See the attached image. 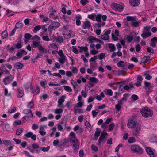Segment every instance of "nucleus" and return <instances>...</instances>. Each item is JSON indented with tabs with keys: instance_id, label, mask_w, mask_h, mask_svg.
<instances>
[{
	"instance_id": "nucleus-1",
	"label": "nucleus",
	"mask_w": 157,
	"mask_h": 157,
	"mask_svg": "<svg viewBox=\"0 0 157 157\" xmlns=\"http://www.w3.org/2000/svg\"><path fill=\"white\" fill-rule=\"evenodd\" d=\"M69 136L71 137L70 139V142L73 146V148L75 152H77L79 149V147L76 137V135L74 132H71Z\"/></svg>"
},
{
	"instance_id": "nucleus-2",
	"label": "nucleus",
	"mask_w": 157,
	"mask_h": 157,
	"mask_svg": "<svg viewBox=\"0 0 157 157\" xmlns=\"http://www.w3.org/2000/svg\"><path fill=\"white\" fill-rule=\"evenodd\" d=\"M140 111L142 116L145 118L151 117L153 114V111L147 107L143 108Z\"/></svg>"
},
{
	"instance_id": "nucleus-3",
	"label": "nucleus",
	"mask_w": 157,
	"mask_h": 157,
	"mask_svg": "<svg viewBox=\"0 0 157 157\" xmlns=\"http://www.w3.org/2000/svg\"><path fill=\"white\" fill-rule=\"evenodd\" d=\"M130 149L131 151L134 153L141 154L142 153V149L140 146L134 144L131 145L130 146Z\"/></svg>"
},
{
	"instance_id": "nucleus-4",
	"label": "nucleus",
	"mask_w": 157,
	"mask_h": 157,
	"mask_svg": "<svg viewBox=\"0 0 157 157\" xmlns=\"http://www.w3.org/2000/svg\"><path fill=\"white\" fill-rule=\"evenodd\" d=\"M111 6L112 8L114 10L122 11L124 7V5L122 3L118 4L114 3L112 4Z\"/></svg>"
},
{
	"instance_id": "nucleus-5",
	"label": "nucleus",
	"mask_w": 157,
	"mask_h": 157,
	"mask_svg": "<svg viewBox=\"0 0 157 157\" xmlns=\"http://www.w3.org/2000/svg\"><path fill=\"white\" fill-rule=\"evenodd\" d=\"M107 135L108 134L106 132L104 131L102 132L98 141V145L100 147L101 146V143L103 142Z\"/></svg>"
},
{
	"instance_id": "nucleus-6",
	"label": "nucleus",
	"mask_w": 157,
	"mask_h": 157,
	"mask_svg": "<svg viewBox=\"0 0 157 157\" xmlns=\"http://www.w3.org/2000/svg\"><path fill=\"white\" fill-rule=\"evenodd\" d=\"M138 124L136 120L132 118L131 119L128 120L127 125L129 128H134L136 126V125Z\"/></svg>"
},
{
	"instance_id": "nucleus-7",
	"label": "nucleus",
	"mask_w": 157,
	"mask_h": 157,
	"mask_svg": "<svg viewBox=\"0 0 157 157\" xmlns=\"http://www.w3.org/2000/svg\"><path fill=\"white\" fill-rule=\"evenodd\" d=\"M13 78L14 77L12 75L6 76L3 79V83L5 85L9 84L12 82Z\"/></svg>"
},
{
	"instance_id": "nucleus-8",
	"label": "nucleus",
	"mask_w": 157,
	"mask_h": 157,
	"mask_svg": "<svg viewBox=\"0 0 157 157\" xmlns=\"http://www.w3.org/2000/svg\"><path fill=\"white\" fill-rule=\"evenodd\" d=\"M144 84L146 91L149 92H151L153 89V85L147 81L144 82Z\"/></svg>"
},
{
	"instance_id": "nucleus-9",
	"label": "nucleus",
	"mask_w": 157,
	"mask_h": 157,
	"mask_svg": "<svg viewBox=\"0 0 157 157\" xmlns=\"http://www.w3.org/2000/svg\"><path fill=\"white\" fill-rule=\"evenodd\" d=\"M66 98V96L64 95H62L61 96L60 99L58 101V104L57 106L59 108H63L64 107L63 103L65 101V99Z\"/></svg>"
},
{
	"instance_id": "nucleus-10",
	"label": "nucleus",
	"mask_w": 157,
	"mask_h": 157,
	"mask_svg": "<svg viewBox=\"0 0 157 157\" xmlns=\"http://www.w3.org/2000/svg\"><path fill=\"white\" fill-rule=\"evenodd\" d=\"M146 150L150 157H156V155L155 153V151L154 150L153 151L150 147H146Z\"/></svg>"
},
{
	"instance_id": "nucleus-11",
	"label": "nucleus",
	"mask_w": 157,
	"mask_h": 157,
	"mask_svg": "<svg viewBox=\"0 0 157 157\" xmlns=\"http://www.w3.org/2000/svg\"><path fill=\"white\" fill-rule=\"evenodd\" d=\"M30 90L31 93L35 94H38L40 92V88L38 86L36 88L34 85H31Z\"/></svg>"
},
{
	"instance_id": "nucleus-12",
	"label": "nucleus",
	"mask_w": 157,
	"mask_h": 157,
	"mask_svg": "<svg viewBox=\"0 0 157 157\" xmlns=\"http://www.w3.org/2000/svg\"><path fill=\"white\" fill-rule=\"evenodd\" d=\"M17 97L18 98H22L24 95V91L22 87H19L17 89Z\"/></svg>"
},
{
	"instance_id": "nucleus-13",
	"label": "nucleus",
	"mask_w": 157,
	"mask_h": 157,
	"mask_svg": "<svg viewBox=\"0 0 157 157\" xmlns=\"http://www.w3.org/2000/svg\"><path fill=\"white\" fill-rule=\"evenodd\" d=\"M133 130V133L134 134L136 135H138L140 133V131L141 130V125L139 124L136 125Z\"/></svg>"
},
{
	"instance_id": "nucleus-14",
	"label": "nucleus",
	"mask_w": 157,
	"mask_h": 157,
	"mask_svg": "<svg viewBox=\"0 0 157 157\" xmlns=\"http://www.w3.org/2000/svg\"><path fill=\"white\" fill-rule=\"evenodd\" d=\"M87 40L89 41V42L90 43H92L94 42V41H96L97 42H98L101 44L103 43V42L101 40L96 38L94 37V36H89V37L87 39Z\"/></svg>"
},
{
	"instance_id": "nucleus-15",
	"label": "nucleus",
	"mask_w": 157,
	"mask_h": 157,
	"mask_svg": "<svg viewBox=\"0 0 157 157\" xmlns=\"http://www.w3.org/2000/svg\"><path fill=\"white\" fill-rule=\"evenodd\" d=\"M60 26V23L57 22H52L51 24L49 26L48 29H56Z\"/></svg>"
},
{
	"instance_id": "nucleus-16",
	"label": "nucleus",
	"mask_w": 157,
	"mask_h": 157,
	"mask_svg": "<svg viewBox=\"0 0 157 157\" xmlns=\"http://www.w3.org/2000/svg\"><path fill=\"white\" fill-rule=\"evenodd\" d=\"M82 26L84 29H86L90 28L91 26V25L90 22L88 21V19H86L83 22Z\"/></svg>"
},
{
	"instance_id": "nucleus-17",
	"label": "nucleus",
	"mask_w": 157,
	"mask_h": 157,
	"mask_svg": "<svg viewBox=\"0 0 157 157\" xmlns=\"http://www.w3.org/2000/svg\"><path fill=\"white\" fill-rule=\"evenodd\" d=\"M140 3V0H129V3L132 7L137 6Z\"/></svg>"
},
{
	"instance_id": "nucleus-18",
	"label": "nucleus",
	"mask_w": 157,
	"mask_h": 157,
	"mask_svg": "<svg viewBox=\"0 0 157 157\" xmlns=\"http://www.w3.org/2000/svg\"><path fill=\"white\" fill-rule=\"evenodd\" d=\"M143 78L140 75L137 76V82L134 84L137 86H140L141 85V83L143 80Z\"/></svg>"
},
{
	"instance_id": "nucleus-19",
	"label": "nucleus",
	"mask_w": 157,
	"mask_h": 157,
	"mask_svg": "<svg viewBox=\"0 0 157 157\" xmlns=\"http://www.w3.org/2000/svg\"><path fill=\"white\" fill-rule=\"evenodd\" d=\"M32 36L29 33H26L24 35V43L25 44H27L28 41L30 40Z\"/></svg>"
},
{
	"instance_id": "nucleus-20",
	"label": "nucleus",
	"mask_w": 157,
	"mask_h": 157,
	"mask_svg": "<svg viewBox=\"0 0 157 157\" xmlns=\"http://www.w3.org/2000/svg\"><path fill=\"white\" fill-rule=\"evenodd\" d=\"M24 114L28 115V117L30 118H32L33 117V115L32 111L30 109H25L23 112Z\"/></svg>"
},
{
	"instance_id": "nucleus-21",
	"label": "nucleus",
	"mask_w": 157,
	"mask_h": 157,
	"mask_svg": "<svg viewBox=\"0 0 157 157\" xmlns=\"http://www.w3.org/2000/svg\"><path fill=\"white\" fill-rule=\"evenodd\" d=\"M32 147L34 150H36L35 152L36 153L38 154L40 151V147L38 146L36 143H34L32 145Z\"/></svg>"
},
{
	"instance_id": "nucleus-22",
	"label": "nucleus",
	"mask_w": 157,
	"mask_h": 157,
	"mask_svg": "<svg viewBox=\"0 0 157 157\" xmlns=\"http://www.w3.org/2000/svg\"><path fill=\"white\" fill-rule=\"evenodd\" d=\"M130 96V94H125L123 95V97L120 100H119V101H121V103H123V101H126L128 98Z\"/></svg>"
},
{
	"instance_id": "nucleus-23",
	"label": "nucleus",
	"mask_w": 157,
	"mask_h": 157,
	"mask_svg": "<svg viewBox=\"0 0 157 157\" xmlns=\"http://www.w3.org/2000/svg\"><path fill=\"white\" fill-rule=\"evenodd\" d=\"M151 35V32H143L142 34H141V36L144 39L148 37Z\"/></svg>"
},
{
	"instance_id": "nucleus-24",
	"label": "nucleus",
	"mask_w": 157,
	"mask_h": 157,
	"mask_svg": "<svg viewBox=\"0 0 157 157\" xmlns=\"http://www.w3.org/2000/svg\"><path fill=\"white\" fill-rule=\"evenodd\" d=\"M123 104V103H121L120 101H118V103L115 105V108L118 111H119L122 108V105Z\"/></svg>"
},
{
	"instance_id": "nucleus-25",
	"label": "nucleus",
	"mask_w": 157,
	"mask_h": 157,
	"mask_svg": "<svg viewBox=\"0 0 157 157\" xmlns=\"http://www.w3.org/2000/svg\"><path fill=\"white\" fill-rule=\"evenodd\" d=\"M41 44L40 43V41H37L33 40V44H31V47L33 48H35L38 47L40 46Z\"/></svg>"
},
{
	"instance_id": "nucleus-26",
	"label": "nucleus",
	"mask_w": 157,
	"mask_h": 157,
	"mask_svg": "<svg viewBox=\"0 0 157 157\" xmlns=\"http://www.w3.org/2000/svg\"><path fill=\"white\" fill-rule=\"evenodd\" d=\"M24 65L21 63L17 62L14 64V67L17 69H21L23 67Z\"/></svg>"
},
{
	"instance_id": "nucleus-27",
	"label": "nucleus",
	"mask_w": 157,
	"mask_h": 157,
	"mask_svg": "<svg viewBox=\"0 0 157 157\" xmlns=\"http://www.w3.org/2000/svg\"><path fill=\"white\" fill-rule=\"evenodd\" d=\"M56 41L58 42L59 43H61L63 42V39L62 36H59L58 37L55 36L54 39Z\"/></svg>"
},
{
	"instance_id": "nucleus-28",
	"label": "nucleus",
	"mask_w": 157,
	"mask_h": 157,
	"mask_svg": "<svg viewBox=\"0 0 157 157\" xmlns=\"http://www.w3.org/2000/svg\"><path fill=\"white\" fill-rule=\"evenodd\" d=\"M81 19V16L80 15H78L76 16V24L78 26H79L81 25V21L80 20Z\"/></svg>"
},
{
	"instance_id": "nucleus-29",
	"label": "nucleus",
	"mask_w": 157,
	"mask_h": 157,
	"mask_svg": "<svg viewBox=\"0 0 157 157\" xmlns=\"http://www.w3.org/2000/svg\"><path fill=\"white\" fill-rule=\"evenodd\" d=\"M61 58H59L58 61L61 64H64L66 61L67 60V58L66 56L61 57Z\"/></svg>"
},
{
	"instance_id": "nucleus-30",
	"label": "nucleus",
	"mask_w": 157,
	"mask_h": 157,
	"mask_svg": "<svg viewBox=\"0 0 157 157\" xmlns=\"http://www.w3.org/2000/svg\"><path fill=\"white\" fill-rule=\"evenodd\" d=\"M77 106H75L74 107V112L75 114H76L77 113H82L83 112V110L82 109H80L78 108Z\"/></svg>"
},
{
	"instance_id": "nucleus-31",
	"label": "nucleus",
	"mask_w": 157,
	"mask_h": 157,
	"mask_svg": "<svg viewBox=\"0 0 157 157\" xmlns=\"http://www.w3.org/2000/svg\"><path fill=\"white\" fill-rule=\"evenodd\" d=\"M23 25L21 23V21L16 23L14 28L17 29H21Z\"/></svg>"
},
{
	"instance_id": "nucleus-32",
	"label": "nucleus",
	"mask_w": 157,
	"mask_h": 157,
	"mask_svg": "<svg viewBox=\"0 0 157 157\" xmlns=\"http://www.w3.org/2000/svg\"><path fill=\"white\" fill-rule=\"evenodd\" d=\"M78 47L80 49L79 50V52H80L81 53L83 52H87L88 51V49L87 47H80V46H78Z\"/></svg>"
},
{
	"instance_id": "nucleus-33",
	"label": "nucleus",
	"mask_w": 157,
	"mask_h": 157,
	"mask_svg": "<svg viewBox=\"0 0 157 157\" xmlns=\"http://www.w3.org/2000/svg\"><path fill=\"white\" fill-rule=\"evenodd\" d=\"M126 65V63L122 61H120L117 63V65L118 67H124Z\"/></svg>"
},
{
	"instance_id": "nucleus-34",
	"label": "nucleus",
	"mask_w": 157,
	"mask_h": 157,
	"mask_svg": "<svg viewBox=\"0 0 157 157\" xmlns=\"http://www.w3.org/2000/svg\"><path fill=\"white\" fill-rule=\"evenodd\" d=\"M54 111L55 113L57 114H59L63 113V110L61 108H58L54 110Z\"/></svg>"
},
{
	"instance_id": "nucleus-35",
	"label": "nucleus",
	"mask_w": 157,
	"mask_h": 157,
	"mask_svg": "<svg viewBox=\"0 0 157 157\" xmlns=\"http://www.w3.org/2000/svg\"><path fill=\"white\" fill-rule=\"evenodd\" d=\"M109 47L110 49V51L112 52H113L116 49V48L114 46V45L113 44H109Z\"/></svg>"
},
{
	"instance_id": "nucleus-36",
	"label": "nucleus",
	"mask_w": 157,
	"mask_h": 157,
	"mask_svg": "<svg viewBox=\"0 0 157 157\" xmlns=\"http://www.w3.org/2000/svg\"><path fill=\"white\" fill-rule=\"evenodd\" d=\"M150 57L148 56L144 57L141 59H142V63H145L148 62L150 59Z\"/></svg>"
},
{
	"instance_id": "nucleus-37",
	"label": "nucleus",
	"mask_w": 157,
	"mask_h": 157,
	"mask_svg": "<svg viewBox=\"0 0 157 157\" xmlns=\"http://www.w3.org/2000/svg\"><path fill=\"white\" fill-rule=\"evenodd\" d=\"M38 49L39 51H41L42 52L46 53L47 52V50L46 49H44L43 48V46L41 45V44L38 47Z\"/></svg>"
},
{
	"instance_id": "nucleus-38",
	"label": "nucleus",
	"mask_w": 157,
	"mask_h": 157,
	"mask_svg": "<svg viewBox=\"0 0 157 157\" xmlns=\"http://www.w3.org/2000/svg\"><path fill=\"white\" fill-rule=\"evenodd\" d=\"M89 80L91 82H92L96 84L98 82V80L95 77H91L89 78Z\"/></svg>"
},
{
	"instance_id": "nucleus-39",
	"label": "nucleus",
	"mask_w": 157,
	"mask_h": 157,
	"mask_svg": "<svg viewBox=\"0 0 157 157\" xmlns=\"http://www.w3.org/2000/svg\"><path fill=\"white\" fill-rule=\"evenodd\" d=\"M127 20L128 21H136V18L133 16H128L127 17Z\"/></svg>"
},
{
	"instance_id": "nucleus-40",
	"label": "nucleus",
	"mask_w": 157,
	"mask_h": 157,
	"mask_svg": "<svg viewBox=\"0 0 157 157\" xmlns=\"http://www.w3.org/2000/svg\"><path fill=\"white\" fill-rule=\"evenodd\" d=\"M64 90L68 92H71L72 91V89L69 86H63Z\"/></svg>"
},
{
	"instance_id": "nucleus-41",
	"label": "nucleus",
	"mask_w": 157,
	"mask_h": 157,
	"mask_svg": "<svg viewBox=\"0 0 157 157\" xmlns=\"http://www.w3.org/2000/svg\"><path fill=\"white\" fill-rule=\"evenodd\" d=\"M8 36V33L6 30L2 32V37L3 39L6 38Z\"/></svg>"
},
{
	"instance_id": "nucleus-42",
	"label": "nucleus",
	"mask_w": 157,
	"mask_h": 157,
	"mask_svg": "<svg viewBox=\"0 0 157 157\" xmlns=\"http://www.w3.org/2000/svg\"><path fill=\"white\" fill-rule=\"evenodd\" d=\"M34 106V103L33 101H32L28 103L27 107L29 109H31Z\"/></svg>"
},
{
	"instance_id": "nucleus-43",
	"label": "nucleus",
	"mask_w": 157,
	"mask_h": 157,
	"mask_svg": "<svg viewBox=\"0 0 157 157\" xmlns=\"http://www.w3.org/2000/svg\"><path fill=\"white\" fill-rule=\"evenodd\" d=\"M98 56L100 60H102L105 57V54L103 53H101L98 55Z\"/></svg>"
},
{
	"instance_id": "nucleus-44",
	"label": "nucleus",
	"mask_w": 157,
	"mask_h": 157,
	"mask_svg": "<svg viewBox=\"0 0 157 157\" xmlns=\"http://www.w3.org/2000/svg\"><path fill=\"white\" fill-rule=\"evenodd\" d=\"M50 148V146H48L46 147H41L40 148V150H42V151L44 152H47L49 150Z\"/></svg>"
},
{
	"instance_id": "nucleus-45",
	"label": "nucleus",
	"mask_w": 157,
	"mask_h": 157,
	"mask_svg": "<svg viewBox=\"0 0 157 157\" xmlns=\"http://www.w3.org/2000/svg\"><path fill=\"white\" fill-rule=\"evenodd\" d=\"M101 38L104 40H107L109 39V35L104 34L101 36Z\"/></svg>"
},
{
	"instance_id": "nucleus-46",
	"label": "nucleus",
	"mask_w": 157,
	"mask_h": 157,
	"mask_svg": "<svg viewBox=\"0 0 157 157\" xmlns=\"http://www.w3.org/2000/svg\"><path fill=\"white\" fill-rule=\"evenodd\" d=\"M85 126L89 130H91V127L90 124L88 121H86L85 123Z\"/></svg>"
},
{
	"instance_id": "nucleus-47",
	"label": "nucleus",
	"mask_w": 157,
	"mask_h": 157,
	"mask_svg": "<svg viewBox=\"0 0 157 157\" xmlns=\"http://www.w3.org/2000/svg\"><path fill=\"white\" fill-rule=\"evenodd\" d=\"M2 144H4L6 146H8L10 143V140H2Z\"/></svg>"
},
{
	"instance_id": "nucleus-48",
	"label": "nucleus",
	"mask_w": 157,
	"mask_h": 157,
	"mask_svg": "<svg viewBox=\"0 0 157 157\" xmlns=\"http://www.w3.org/2000/svg\"><path fill=\"white\" fill-rule=\"evenodd\" d=\"M30 82H28L24 84V86L25 90L28 91V90L30 87Z\"/></svg>"
},
{
	"instance_id": "nucleus-49",
	"label": "nucleus",
	"mask_w": 157,
	"mask_h": 157,
	"mask_svg": "<svg viewBox=\"0 0 157 157\" xmlns=\"http://www.w3.org/2000/svg\"><path fill=\"white\" fill-rule=\"evenodd\" d=\"M52 132L50 133V136L51 137H53V135H54L55 132L56 130V127H54L52 128Z\"/></svg>"
},
{
	"instance_id": "nucleus-50",
	"label": "nucleus",
	"mask_w": 157,
	"mask_h": 157,
	"mask_svg": "<svg viewBox=\"0 0 157 157\" xmlns=\"http://www.w3.org/2000/svg\"><path fill=\"white\" fill-rule=\"evenodd\" d=\"M136 139L134 137H131L128 139V142L129 143H132L136 141Z\"/></svg>"
},
{
	"instance_id": "nucleus-51",
	"label": "nucleus",
	"mask_w": 157,
	"mask_h": 157,
	"mask_svg": "<svg viewBox=\"0 0 157 157\" xmlns=\"http://www.w3.org/2000/svg\"><path fill=\"white\" fill-rule=\"evenodd\" d=\"M23 132V130L22 128L17 129L16 131V134L17 135H20Z\"/></svg>"
},
{
	"instance_id": "nucleus-52",
	"label": "nucleus",
	"mask_w": 157,
	"mask_h": 157,
	"mask_svg": "<svg viewBox=\"0 0 157 157\" xmlns=\"http://www.w3.org/2000/svg\"><path fill=\"white\" fill-rule=\"evenodd\" d=\"M22 47V45L21 44V43L20 40L17 43V44L16 45V48H17V49H20Z\"/></svg>"
},
{
	"instance_id": "nucleus-53",
	"label": "nucleus",
	"mask_w": 157,
	"mask_h": 157,
	"mask_svg": "<svg viewBox=\"0 0 157 157\" xmlns=\"http://www.w3.org/2000/svg\"><path fill=\"white\" fill-rule=\"evenodd\" d=\"M101 15L100 14L97 15L96 17V19L97 21L100 22L101 20Z\"/></svg>"
},
{
	"instance_id": "nucleus-54",
	"label": "nucleus",
	"mask_w": 157,
	"mask_h": 157,
	"mask_svg": "<svg viewBox=\"0 0 157 157\" xmlns=\"http://www.w3.org/2000/svg\"><path fill=\"white\" fill-rule=\"evenodd\" d=\"M16 110V108L15 107H13L12 108L10 109H9L8 110V112L10 113H13Z\"/></svg>"
},
{
	"instance_id": "nucleus-55",
	"label": "nucleus",
	"mask_w": 157,
	"mask_h": 157,
	"mask_svg": "<svg viewBox=\"0 0 157 157\" xmlns=\"http://www.w3.org/2000/svg\"><path fill=\"white\" fill-rule=\"evenodd\" d=\"M41 28V27L40 25H37L35 26L34 28L33 31L35 33L36 31H39Z\"/></svg>"
},
{
	"instance_id": "nucleus-56",
	"label": "nucleus",
	"mask_w": 157,
	"mask_h": 157,
	"mask_svg": "<svg viewBox=\"0 0 157 157\" xmlns=\"http://www.w3.org/2000/svg\"><path fill=\"white\" fill-rule=\"evenodd\" d=\"M91 148L94 151L96 152L98 150V148L94 144L92 145L91 146Z\"/></svg>"
},
{
	"instance_id": "nucleus-57",
	"label": "nucleus",
	"mask_w": 157,
	"mask_h": 157,
	"mask_svg": "<svg viewBox=\"0 0 157 157\" xmlns=\"http://www.w3.org/2000/svg\"><path fill=\"white\" fill-rule=\"evenodd\" d=\"M140 22L139 21H135L133 22L132 25L134 27H137L139 26V24Z\"/></svg>"
},
{
	"instance_id": "nucleus-58",
	"label": "nucleus",
	"mask_w": 157,
	"mask_h": 157,
	"mask_svg": "<svg viewBox=\"0 0 157 157\" xmlns=\"http://www.w3.org/2000/svg\"><path fill=\"white\" fill-rule=\"evenodd\" d=\"M40 39L39 37L37 35H35L33 38V40L37 41H40Z\"/></svg>"
},
{
	"instance_id": "nucleus-59",
	"label": "nucleus",
	"mask_w": 157,
	"mask_h": 157,
	"mask_svg": "<svg viewBox=\"0 0 157 157\" xmlns=\"http://www.w3.org/2000/svg\"><path fill=\"white\" fill-rule=\"evenodd\" d=\"M57 52L60 57L65 56L63 54L62 50H60L58 51H57Z\"/></svg>"
},
{
	"instance_id": "nucleus-60",
	"label": "nucleus",
	"mask_w": 157,
	"mask_h": 157,
	"mask_svg": "<svg viewBox=\"0 0 157 157\" xmlns=\"http://www.w3.org/2000/svg\"><path fill=\"white\" fill-rule=\"evenodd\" d=\"M95 14H92L90 15H88V18L89 19L94 20L95 18Z\"/></svg>"
},
{
	"instance_id": "nucleus-61",
	"label": "nucleus",
	"mask_w": 157,
	"mask_h": 157,
	"mask_svg": "<svg viewBox=\"0 0 157 157\" xmlns=\"http://www.w3.org/2000/svg\"><path fill=\"white\" fill-rule=\"evenodd\" d=\"M83 105V102L82 101H80L77 104V105L75 106H77L78 107H82Z\"/></svg>"
},
{
	"instance_id": "nucleus-62",
	"label": "nucleus",
	"mask_w": 157,
	"mask_h": 157,
	"mask_svg": "<svg viewBox=\"0 0 157 157\" xmlns=\"http://www.w3.org/2000/svg\"><path fill=\"white\" fill-rule=\"evenodd\" d=\"M21 121L20 120H17L13 122V124L15 125H19L21 124Z\"/></svg>"
},
{
	"instance_id": "nucleus-63",
	"label": "nucleus",
	"mask_w": 157,
	"mask_h": 157,
	"mask_svg": "<svg viewBox=\"0 0 157 157\" xmlns=\"http://www.w3.org/2000/svg\"><path fill=\"white\" fill-rule=\"evenodd\" d=\"M33 135V133L31 132H29L26 134H24V136H25L27 138H29L31 137L32 135Z\"/></svg>"
},
{
	"instance_id": "nucleus-64",
	"label": "nucleus",
	"mask_w": 157,
	"mask_h": 157,
	"mask_svg": "<svg viewBox=\"0 0 157 157\" xmlns=\"http://www.w3.org/2000/svg\"><path fill=\"white\" fill-rule=\"evenodd\" d=\"M42 38L44 41H49L50 40L48 36H43Z\"/></svg>"
}]
</instances>
